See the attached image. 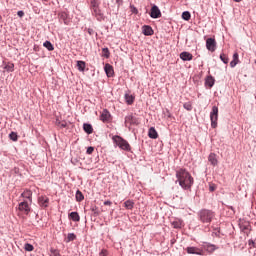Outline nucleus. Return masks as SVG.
<instances>
[{"label": "nucleus", "mask_w": 256, "mask_h": 256, "mask_svg": "<svg viewBox=\"0 0 256 256\" xmlns=\"http://www.w3.org/2000/svg\"><path fill=\"white\" fill-rule=\"evenodd\" d=\"M85 67H86L85 61H83V60H78L77 61V69H78V71L83 73V71H85Z\"/></svg>", "instance_id": "obj_28"}, {"label": "nucleus", "mask_w": 256, "mask_h": 256, "mask_svg": "<svg viewBox=\"0 0 256 256\" xmlns=\"http://www.w3.org/2000/svg\"><path fill=\"white\" fill-rule=\"evenodd\" d=\"M50 253H51V256H61V254L59 253V250L57 249H51Z\"/></svg>", "instance_id": "obj_41"}, {"label": "nucleus", "mask_w": 256, "mask_h": 256, "mask_svg": "<svg viewBox=\"0 0 256 256\" xmlns=\"http://www.w3.org/2000/svg\"><path fill=\"white\" fill-rule=\"evenodd\" d=\"M75 239H77L75 233H68L66 243H71V241H75Z\"/></svg>", "instance_id": "obj_32"}, {"label": "nucleus", "mask_w": 256, "mask_h": 256, "mask_svg": "<svg viewBox=\"0 0 256 256\" xmlns=\"http://www.w3.org/2000/svg\"><path fill=\"white\" fill-rule=\"evenodd\" d=\"M3 19V17H1V15H0V21Z\"/></svg>", "instance_id": "obj_51"}, {"label": "nucleus", "mask_w": 256, "mask_h": 256, "mask_svg": "<svg viewBox=\"0 0 256 256\" xmlns=\"http://www.w3.org/2000/svg\"><path fill=\"white\" fill-rule=\"evenodd\" d=\"M171 225L174 229H181L183 227V220L176 219L171 222Z\"/></svg>", "instance_id": "obj_23"}, {"label": "nucleus", "mask_w": 256, "mask_h": 256, "mask_svg": "<svg viewBox=\"0 0 256 256\" xmlns=\"http://www.w3.org/2000/svg\"><path fill=\"white\" fill-rule=\"evenodd\" d=\"M124 99H125L127 105H133V103L135 102V97L133 95L128 94V93H126L124 95Z\"/></svg>", "instance_id": "obj_26"}, {"label": "nucleus", "mask_w": 256, "mask_h": 256, "mask_svg": "<svg viewBox=\"0 0 256 256\" xmlns=\"http://www.w3.org/2000/svg\"><path fill=\"white\" fill-rule=\"evenodd\" d=\"M90 10L97 21H105V14H103V10H101V0H90Z\"/></svg>", "instance_id": "obj_3"}, {"label": "nucleus", "mask_w": 256, "mask_h": 256, "mask_svg": "<svg viewBox=\"0 0 256 256\" xmlns=\"http://www.w3.org/2000/svg\"><path fill=\"white\" fill-rule=\"evenodd\" d=\"M56 125L60 127V129H65L67 127V122L56 119Z\"/></svg>", "instance_id": "obj_33"}, {"label": "nucleus", "mask_w": 256, "mask_h": 256, "mask_svg": "<svg viewBox=\"0 0 256 256\" xmlns=\"http://www.w3.org/2000/svg\"><path fill=\"white\" fill-rule=\"evenodd\" d=\"M95 151V148L93 146H89L86 150L87 155H91L93 154V152Z\"/></svg>", "instance_id": "obj_42"}, {"label": "nucleus", "mask_w": 256, "mask_h": 256, "mask_svg": "<svg viewBox=\"0 0 256 256\" xmlns=\"http://www.w3.org/2000/svg\"><path fill=\"white\" fill-rule=\"evenodd\" d=\"M126 125H139V120L133 114L127 115L125 117Z\"/></svg>", "instance_id": "obj_14"}, {"label": "nucleus", "mask_w": 256, "mask_h": 256, "mask_svg": "<svg viewBox=\"0 0 256 256\" xmlns=\"http://www.w3.org/2000/svg\"><path fill=\"white\" fill-rule=\"evenodd\" d=\"M186 253H188V255H203V250L195 246H190L186 248Z\"/></svg>", "instance_id": "obj_11"}, {"label": "nucleus", "mask_w": 256, "mask_h": 256, "mask_svg": "<svg viewBox=\"0 0 256 256\" xmlns=\"http://www.w3.org/2000/svg\"><path fill=\"white\" fill-rule=\"evenodd\" d=\"M20 197H22L23 199H27L30 205L31 203H33V192L29 189H25Z\"/></svg>", "instance_id": "obj_15"}, {"label": "nucleus", "mask_w": 256, "mask_h": 256, "mask_svg": "<svg viewBox=\"0 0 256 256\" xmlns=\"http://www.w3.org/2000/svg\"><path fill=\"white\" fill-rule=\"evenodd\" d=\"M208 161L213 167H217V165L219 164V160H217V154L215 153L209 154Z\"/></svg>", "instance_id": "obj_17"}, {"label": "nucleus", "mask_w": 256, "mask_h": 256, "mask_svg": "<svg viewBox=\"0 0 256 256\" xmlns=\"http://www.w3.org/2000/svg\"><path fill=\"white\" fill-rule=\"evenodd\" d=\"M180 59H182V61H192L193 54L184 51V52L180 53Z\"/></svg>", "instance_id": "obj_20"}, {"label": "nucleus", "mask_w": 256, "mask_h": 256, "mask_svg": "<svg viewBox=\"0 0 256 256\" xmlns=\"http://www.w3.org/2000/svg\"><path fill=\"white\" fill-rule=\"evenodd\" d=\"M104 205L111 206V205H113V202H111V200H106V201H104Z\"/></svg>", "instance_id": "obj_47"}, {"label": "nucleus", "mask_w": 256, "mask_h": 256, "mask_svg": "<svg viewBox=\"0 0 256 256\" xmlns=\"http://www.w3.org/2000/svg\"><path fill=\"white\" fill-rule=\"evenodd\" d=\"M43 47L47 48L48 51H54V50H55V47L53 46V44H52L51 41H49V40H46V41L43 43Z\"/></svg>", "instance_id": "obj_30"}, {"label": "nucleus", "mask_w": 256, "mask_h": 256, "mask_svg": "<svg viewBox=\"0 0 256 256\" xmlns=\"http://www.w3.org/2000/svg\"><path fill=\"white\" fill-rule=\"evenodd\" d=\"M104 70L107 77H113L115 75V70L113 69V66H111V64L109 63L105 64Z\"/></svg>", "instance_id": "obj_18"}, {"label": "nucleus", "mask_w": 256, "mask_h": 256, "mask_svg": "<svg viewBox=\"0 0 256 256\" xmlns=\"http://www.w3.org/2000/svg\"><path fill=\"white\" fill-rule=\"evenodd\" d=\"M131 9H132V13H134V15H137L139 13V10L137 9V7L131 6Z\"/></svg>", "instance_id": "obj_45"}, {"label": "nucleus", "mask_w": 256, "mask_h": 256, "mask_svg": "<svg viewBox=\"0 0 256 256\" xmlns=\"http://www.w3.org/2000/svg\"><path fill=\"white\" fill-rule=\"evenodd\" d=\"M69 217L72 221H74L75 223H79V221H81V216H79L78 212H71L69 214Z\"/></svg>", "instance_id": "obj_25"}, {"label": "nucleus", "mask_w": 256, "mask_h": 256, "mask_svg": "<svg viewBox=\"0 0 256 256\" xmlns=\"http://www.w3.org/2000/svg\"><path fill=\"white\" fill-rule=\"evenodd\" d=\"M115 1L118 8H117V11L114 12V15H117V13H119V7L123 5V0H115Z\"/></svg>", "instance_id": "obj_40"}, {"label": "nucleus", "mask_w": 256, "mask_h": 256, "mask_svg": "<svg viewBox=\"0 0 256 256\" xmlns=\"http://www.w3.org/2000/svg\"><path fill=\"white\" fill-rule=\"evenodd\" d=\"M248 245H249L250 249L253 248V247H256V246H255V241H253V240H251V239L248 240Z\"/></svg>", "instance_id": "obj_44"}, {"label": "nucleus", "mask_w": 256, "mask_h": 256, "mask_svg": "<svg viewBox=\"0 0 256 256\" xmlns=\"http://www.w3.org/2000/svg\"><path fill=\"white\" fill-rule=\"evenodd\" d=\"M9 137H10L11 141H17L19 139V136L17 135L16 132H11L9 134Z\"/></svg>", "instance_id": "obj_38"}, {"label": "nucleus", "mask_w": 256, "mask_h": 256, "mask_svg": "<svg viewBox=\"0 0 256 256\" xmlns=\"http://www.w3.org/2000/svg\"><path fill=\"white\" fill-rule=\"evenodd\" d=\"M100 121H102V123H109L111 121V112L104 109L100 115Z\"/></svg>", "instance_id": "obj_12"}, {"label": "nucleus", "mask_w": 256, "mask_h": 256, "mask_svg": "<svg viewBox=\"0 0 256 256\" xmlns=\"http://www.w3.org/2000/svg\"><path fill=\"white\" fill-rule=\"evenodd\" d=\"M112 141L115 143L116 147H119L122 151L131 152V145L123 137L115 135L112 137Z\"/></svg>", "instance_id": "obj_4"}, {"label": "nucleus", "mask_w": 256, "mask_h": 256, "mask_svg": "<svg viewBox=\"0 0 256 256\" xmlns=\"http://www.w3.org/2000/svg\"><path fill=\"white\" fill-rule=\"evenodd\" d=\"M182 19L184 21H189L191 19V12L190 11H184L182 13Z\"/></svg>", "instance_id": "obj_34"}, {"label": "nucleus", "mask_w": 256, "mask_h": 256, "mask_svg": "<svg viewBox=\"0 0 256 256\" xmlns=\"http://www.w3.org/2000/svg\"><path fill=\"white\" fill-rule=\"evenodd\" d=\"M176 178L182 189L187 190L190 187H193V178L191 177V174L187 172L185 169L181 168L178 171H176Z\"/></svg>", "instance_id": "obj_1"}, {"label": "nucleus", "mask_w": 256, "mask_h": 256, "mask_svg": "<svg viewBox=\"0 0 256 256\" xmlns=\"http://www.w3.org/2000/svg\"><path fill=\"white\" fill-rule=\"evenodd\" d=\"M220 60L224 63V65H227V63H229V57H227V55L225 54H220Z\"/></svg>", "instance_id": "obj_35"}, {"label": "nucleus", "mask_w": 256, "mask_h": 256, "mask_svg": "<svg viewBox=\"0 0 256 256\" xmlns=\"http://www.w3.org/2000/svg\"><path fill=\"white\" fill-rule=\"evenodd\" d=\"M87 33H89L90 35H93V33H95V31L92 28H88Z\"/></svg>", "instance_id": "obj_48"}, {"label": "nucleus", "mask_w": 256, "mask_h": 256, "mask_svg": "<svg viewBox=\"0 0 256 256\" xmlns=\"http://www.w3.org/2000/svg\"><path fill=\"white\" fill-rule=\"evenodd\" d=\"M25 251H33L35 249V247L32 244L26 243L24 246Z\"/></svg>", "instance_id": "obj_39"}, {"label": "nucleus", "mask_w": 256, "mask_h": 256, "mask_svg": "<svg viewBox=\"0 0 256 256\" xmlns=\"http://www.w3.org/2000/svg\"><path fill=\"white\" fill-rule=\"evenodd\" d=\"M148 137L150 139H157V137H159V134L157 133V130L155 129V127H151L148 131Z\"/></svg>", "instance_id": "obj_22"}, {"label": "nucleus", "mask_w": 256, "mask_h": 256, "mask_svg": "<svg viewBox=\"0 0 256 256\" xmlns=\"http://www.w3.org/2000/svg\"><path fill=\"white\" fill-rule=\"evenodd\" d=\"M204 251H207L208 253H213L219 249V247L215 244H211L209 242H204L202 245Z\"/></svg>", "instance_id": "obj_10"}, {"label": "nucleus", "mask_w": 256, "mask_h": 256, "mask_svg": "<svg viewBox=\"0 0 256 256\" xmlns=\"http://www.w3.org/2000/svg\"><path fill=\"white\" fill-rule=\"evenodd\" d=\"M235 1V3H241V1H243V0H234Z\"/></svg>", "instance_id": "obj_50"}, {"label": "nucleus", "mask_w": 256, "mask_h": 256, "mask_svg": "<svg viewBox=\"0 0 256 256\" xmlns=\"http://www.w3.org/2000/svg\"><path fill=\"white\" fill-rule=\"evenodd\" d=\"M2 69H4V71H7V73H13V71H15V64H13V62L3 61Z\"/></svg>", "instance_id": "obj_13"}, {"label": "nucleus", "mask_w": 256, "mask_h": 256, "mask_svg": "<svg viewBox=\"0 0 256 256\" xmlns=\"http://www.w3.org/2000/svg\"><path fill=\"white\" fill-rule=\"evenodd\" d=\"M213 85H215V78H213V76H207L205 78V87H209V89H211Z\"/></svg>", "instance_id": "obj_21"}, {"label": "nucleus", "mask_w": 256, "mask_h": 256, "mask_svg": "<svg viewBox=\"0 0 256 256\" xmlns=\"http://www.w3.org/2000/svg\"><path fill=\"white\" fill-rule=\"evenodd\" d=\"M109 13V15H111V11L110 12H108Z\"/></svg>", "instance_id": "obj_52"}, {"label": "nucleus", "mask_w": 256, "mask_h": 256, "mask_svg": "<svg viewBox=\"0 0 256 256\" xmlns=\"http://www.w3.org/2000/svg\"><path fill=\"white\" fill-rule=\"evenodd\" d=\"M210 121L212 129H217V121H219V107H212V111L210 112Z\"/></svg>", "instance_id": "obj_5"}, {"label": "nucleus", "mask_w": 256, "mask_h": 256, "mask_svg": "<svg viewBox=\"0 0 256 256\" xmlns=\"http://www.w3.org/2000/svg\"><path fill=\"white\" fill-rule=\"evenodd\" d=\"M38 205L42 209H47L49 207V197L42 195L38 197Z\"/></svg>", "instance_id": "obj_8"}, {"label": "nucleus", "mask_w": 256, "mask_h": 256, "mask_svg": "<svg viewBox=\"0 0 256 256\" xmlns=\"http://www.w3.org/2000/svg\"><path fill=\"white\" fill-rule=\"evenodd\" d=\"M239 63V53L235 52L233 54V59L230 62V67H237V64Z\"/></svg>", "instance_id": "obj_24"}, {"label": "nucleus", "mask_w": 256, "mask_h": 256, "mask_svg": "<svg viewBox=\"0 0 256 256\" xmlns=\"http://www.w3.org/2000/svg\"><path fill=\"white\" fill-rule=\"evenodd\" d=\"M206 49H208V51H211V53H213L215 49H217V42L215 41V38H208L206 40Z\"/></svg>", "instance_id": "obj_7"}, {"label": "nucleus", "mask_w": 256, "mask_h": 256, "mask_svg": "<svg viewBox=\"0 0 256 256\" xmlns=\"http://www.w3.org/2000/svg\"><path fill=\"white\" fill-rule=\"evenodd\" d=\"M83 130L85 131V133H87L88 135H91V133H93V126L89 123H84L83 124Z\"/></svg>", "instance_id": "obj_27"}, {"label": "nucleus", "mask_w": 256, "mask_h": 256, "mask_svg": "<svg viewBox=\"0 0 256 256\" xmlns=\"http://www.w3.org/2000/svg\"><path fill=\"white\" fill-rule=\"evenodd\" d=\"M142 33L146 37H151V35H153L155 33V31L153 30V28L151 26L144 25V26H142Z\"/></svg>", "instance_id": "obj_16"}, {"label": "nucleus", "mask_w": 256, "mask_h": 256, "mask_svg": "<svg viewBox=\"0 0 256 256\" xmlns=\"http://www.w3.org/2000/svg\"><path fill=\"white\" fill-rule=\"evenodd\" d=\"M75 199L78 203H81V201L85 199V196L83 195V192H81V190L76 191Z\"/></svg>", "instance_id": "obj_29"}, {"label": "nucleus", "mask_w": 256, "mask_h": 256, "mask_svg": "<svg viewBox=\"0 0 256 256\" xmlns=\"http://www.w3.org/2000/svg\"><path fill=\"white\" fill-rule=\"evenodd\" d=\"M197 216L200 223H203L204 225H211V222L215 219V212L213 210L203 208L198 211Z\"/></svg>", "instance_id": "obj_2"}, {"label": "nucleus", "mask_w": 256, "mask_h": 256, "mask_svg": "<svg viewBox=\"0 0 256 256\" xmlns=\"http://www.w3.org/2000/svg\"><path fill=\"white\" fill-rule=\"evenodd\" d=\"M102 52L104 53L103 57H105L106 59H109V57L111 55V53L109 52V48H103Z\"/></svg>", "instance_id": "obj_37"}, {"label": "nucleus", "mask_w": 256, "mask_h": 256, "mask_svg": "<svg viewBox=\"0 0 256 256\" xmlns=\"http://www.w3.org/2000/svg\"><path fill=\"white\" fill-rule=\"evenodd\" d=\"M215 189H217V186H215V184H210V185H209V191H210L211 193H213V191H215Z\"/></svg>", "instance_id": "obj_43"}, {"label": "nucleus", "mask_w": 256, "mask_h": 256, "mask_svg": "<svg viewBox=\"0 0 256 256\" xmlns=\"http://www.w3.org/2000/svg\"><path fill=\"white\" fill-rule=\"evenodd\" d=\"M17 15H18V17H24L25 16V12L23 10H19L17 12Z\"/></svg>", "instance_id": "obj_46"}, {"label": "nucleus", "mask_w": 256, "mask_h": 256, "mask_svg": "<svg viewBox=\"0 0 256 256\" xmlns=\"http://www.w3.org/2000/svg\"><path fill=\"white\" fill-rule=\"evenodd\" d=\"M183 107L186 109V111H193V104H191V102L184 103Z\"/></svg>", "instance_id": "obj_36"}, {"label": "nucleus", "mask_w": 256, "mask_h": 256, "mask_svg": "<svg viewBox=\"0 0 256 256\" xmlns=\"http://www.w3.org/2000/svg\"><path fill=\"white\" fill-rule=\"evenodd\" d=\"M166 113H167V118L168 119H171V117H173V115H171V112H169V110H166Z\"/></svg>", "instance_id": "obj_49"}, {"label": "nucleus", "mask_w": 256, "mask_h": 256, "mask_svg": "<svg viewBox=\"0 0 256 256\" xmlns=\"http://www.w3.org/2000/svg\"><path fill=\"white\" fill-rule=\"evenodd\" d=\"M150 17L151 19H159L161 17V10L159 9V6L153 5L150 10Z\"/></svg>", "instance_id": "obj_9"}, {"label": "nucleus", "mask_w": 256, "mask_h": 256, "mask_svg": "<svg viewBox=\"0 0 256 256\" xmlns=\"http://www.w3.org/2000/svg\"><path fill=\"white\" fill-rule=\"evenodd\" d=\"M18 210H20L24 215H29L31 213V203L24 200L18 204Z\"/></svg>", "instance_id": "obj_6"}, {"label": "nucleus", "mask_w": 256, "mask_h": 256, "mask_svg": "<svg viewBox=\"0 0 256 256\" xmlns=\"http://www.w3.org/2000/svg\"><path fill=\"white\" fill-rule=\"evenodd\" d=\"M124 207H125L126 209L131 210V209H133V207H135V202H133V200H126V201L124 202Z\"/></svg>", "instance_id": "obj_31"}, {"label": "nucleus", "mask_w": 256, "mask_h": 256, "mask_svg": "<svg viewBox=\"0 0 256 256\" xmlns=\"http://www.w3.org/2000/svg\"><path fill=\"white\" fill-rule=\"evenodd\" d=\"M60 21H63L64 25H69V14L67 12H60L59 13Z\"/></svg>", "instance_id": "obj_19"}]
</instances>
